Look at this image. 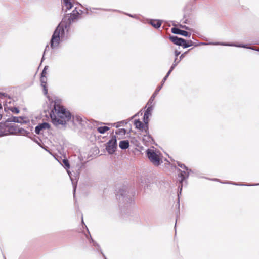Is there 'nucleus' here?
<instances>
[{
  "instance_id": "aec40b11",
  "label": "nucleus",
  "mask_w": 259,
  "mask_h": 259,
  "mask_svg": "<svg viewBox=\"0 0 259 259\" xmlns=\"http://www.w3.org/2000/svg\"><path fill=\"white\" fill-rule=\"evenodd\" d=\"M62 3L63 4L62 8L63 10L64 7H66V9L67 10H70L73 7V4L71 3L70 0H62Z\"/></svg>"
},
{
  "instance_id": "7ed1b4c3",
  "label": "nucleus",
  "mask_w": 259,
  "mask_h": 259,
  "mask_svg": "<svg viewBox=\"0 0 259 259\" xmlns=\"http://www.w3.org/2000/svg\"><path fill=\"white\" fill-rule=\"evenodd\" d=\"M127 186L122 185L116 188V197L119 200V206L121 212L126 213V210L130 211V207L132 203V194L127 191Z\"/></svg>"
},
{
  "instance_id": "c756f323",
  "label": "nucleus",
  "mask_w": 259,
  "mask_h": 259,
  "mask_svg": "<svg viewBox=\"0 0 259 259\" xmlns=\"http://www.w3.org/2000/svg\"><path fill=\"white\" fill-rule=\"evenodd\" d=\"M223 183H227V184H231L235 185H240V186H257L259 184H237L235 182H224Z\"/></svg>"
},
{
  "instance_id": "c9c22d12",
  "label": "nucleus",
  "mask_w": 259,
  "mask_h": 259,
  "mask_svg": "<svg viewBox=\"0 0 259 259\" xmlns=\"http://www.w3.org/2000/svg\"><path fill=\"white\" fill-rule=\"evenodd\" d=\"M190 50L191 49H189L187 51H186L183 54H182L179 57L180 60H182L184 58L185 56L187 54V52Z\"/></svg>"
},
{
  "instance_id": "393cba45",
  "label": "nucleus",
  "mask_w": 259,
  "mask_h": 259,
  "mask_svg": "<svg viewBox=\"0 0 259 259\" xmlns=\"http://www.w3.org/2000/svg\"><path fill=\"white\" fill-rule=\"evenodd\" d=\"M90 238H91V242H92L93 244V245L94 246H97V249H100V251H101V254H102V255L103 256V257L104 258V259H107L105 256V255L103 253V252H102L101 249V247L100 246V245L96 242L95 241L93 238H92L91 237V235H90Z\"/></svg>"
},
{
  "instance_id": "39448f33",
  "label": "nucleus",
  "mask_w": 259,
  "mask_h": 259,
  "mask_svg": "<svg viewBox=\"0 0 259 259\" xmlns=\"http://www.w3.org/2000/svg\"><path fill=\"white\" fill-rule=\"evenodd\" d=\"M178 171L180 172V173L178 174V177L180 178V180H179L180 185L179 186V191L178 192V207H179V195L181 194L182 190L183 182L188 178L190 173L192 171H190V170H182L180 169H178Z\"/></svg>"
},
{
  "instance_id": "412c9836",
  "label": "nucleus",
  "mask_w": 259,
  "mask_h": 259,
  "mask_svg": "<svg viewBox=\"0 0 259 259\" xmlns=\"http://www.w3.org/2000/svg\"><path fill=\"white\" fill-rule=\"evenodd\" d=\"M143 140L146 142L153 144L155 143L154 140L151 135H144Z\"/></svg>"
},
{
  "instance_id": "a211bd4d",
  "label": "nucleus",
  "mask_w": 259,
  "mask_h": 259,
  "mask_svg": "<svg viewBox=\"0 0 259 259\" xmlns=\"http://www.w3.org/2000/svg\"><path fill=\"white\" fill-rule=\"evenodd\" d=\"M149 23L155 28L158 29L160 27L162 22L159 20L150 19L149 21Z\"/></svg>"
},
{
  "instance_id": "a19ab883",
  "label": "nucleus",
  "mask_w": 259,
  "mask_h": 259,
  "mask_svg": "<svg viewBox=\"0 0 259 259\" xmlns=\"http://www.w3.org/2000/svg\"><path fill=\"white\" fill-rule=\"evenodd\" d=\"M179 26H180V27L181 28H182L185 29L186 30H189V28L188 26H186V25H183L182 24H180Z\"/></svg>"
},
{
  "instance_id": "20e7f679",
  "label": "nucleus",
  "mask_w": 259,
  "mask_h": 259,
  "mask_svg": "<svg viewBox=\"0 0 259 259\" xmlns=\"http://www.w3.org/2000/svg\"><path fill=\"white\" fill-rule=\"evenodd\" d=\"M146 154L149 161L153 165L158 166L162 163V156L159 152L153 149H148L146 151Z\"/></svg>"
},
{
  "instance_id": "9b49d317",
  "label": "nucleus",
  "mask_w": 259,
  "mask_h": 259,
  "mask_svg": "<svg viewBox=\"0 0 259 259\" xmlns=\"http://www.w3.org/2000/svg\"><path fill=\"white\" fill-rule=\"evenodd\" d=\"M153 105H148V107L147 109L145 110L143 118V122L145 124H148L149 122V116L151 115V113L153 110Z\"/></svg>"
},
{
  "instance_id": "8fccbe9b",
  "label": "nucleus",
  "mask_w": 259,
  "mask_h": 259,
  "mask_svg": "<svg viewBox=\"0 0 259 259\" xmlns=\"http://www.w3.org/2000/svg\"><path fill=\"white\" fill-rule=\"evenodd\" d=\"M137 116V114H135L134 115H133L132 117V119L135 118V117H136Z\"/></svg>"
},
{
  "instance_id": "58836bf2",
  "label": "nucleus",
  "mask_w": 259,
  "mask_h": 259,
  "mask_svg": "<svg viewBox=\"0 0 259 259\" xmlns=\"http://www.w3.org/2000/svg\"><path fill=\"white\" fill-rule=\"evenodd\" d=\"M124 14L132 18L138 19V17L136 15H132V14H129V13H125Z\"/></svg>"
},
{
  "instance_id": "f704fd0d",
  "label": "nucleus",
  "mask_w": 259,
  "mask_h": 259,
  "mask_svg": "<svg viewBox=\"0 0 259 259\" xmlns=\"http://www.w3.org/2000/svg\"><path fill=\"white\" fill-rule=\"evenodd\" d=\"M48 68V66H45V67L44 68V69L41 73V76H46V75L47 74V70Z\"/></svg>"
},
{
  "instance_id": "4c0bfd02",
  "label": "nucleus",
  "mask_w": 259,
  "mask_h": 259,
  "mask_svg": "<svg viewBox=\"0 0 259 259\" xmlns=\"http://www.w3.org/2000/svg\"><path fill=\"white\" fill-rule=\"evenodd\" d=\"M181 54V52L178 51V50H176L174 52V54H175V58H177L178 59V56Z\"/></svg>"
},
{
  "instance_id": "2eb2a0df",
  "label": "nucleus",
  "mask_w": 259,
  "mask_h": 259,
  "mask_svg": "<svg viewBox=\"0 0 259 259\" xmlns=\"http://www.w3.org/2000/svg\"><path fill=\"white\" fill-rule=\"evenodd\" d=\"M19 128L15 123L9 127V130H7V135H17L18 134Z\"/></svg>"
},
{
  "instance_id": "9d476101",
  "label": "nucleus",
  "mask_w": 259,
  "mask_h": 259,
  "mask_svg": "<svg viewBox=\"0 0 259 259\" xmlns=\"http://www.w3.org/2000/svg\"><path fill=\"white\" fill-rule=\"evenodd\" d=\"M9 119V121L14 123H18L21 124L27 123L29 122V120H26V117L24 116H14L11 115V116L8 117Z\"/></svg>"
},
{
  "instance_id": "1a4fd4ad",
  "label": "nucleus",
  "mask_w": 259,
  "mask_h": 259,
  "mask_svg": "<svg viewBox=\"0 0 259 259\" xmlns=\"http://www.w3.org/2000/svg\"><path fill=\"white\" fill-rule=\"evenodd\" d=\"M50 128V125L49 123L44 122L39 123L35 128V133L37 135L42 134L46 130Z\"/></svg>"
},
{
  "instance_id": "a18cd8bd",
  "label": "nucleus",
  "mask_w": 259,
  "mask_h": 259,
  "mask_svg": "<svg viewBox=\"0 0 259 259\" xmlns=\"http://www.w3.org/2000/svg\"><path fill=\"white\" fill-rule=\"evenodd\" d=\"M81 222H82V224H84V225L85 226V227L87 228V229L88 231L89 232V229H88V228H87V226H86V225L84 224V222H83V217H82V221H81Z\"/></svg>"
},
{
  "instance_id": "dca6fc26",
  "label": "nucleus",
  "mask_w": 259,
  "mask_h": 259,
  "mask_svg": "<svg viewBox=\"0 0 259 259\" xmlns=\"http://www.w3.org/2000/svg\"><path fill=\"white\" fill-rule=\"evenodd\" d=\"M161 89V86H158L157 87L156 89L155 90V91H154V92L153 93L152 95L150 98V99L147 104V105H152V103L154 101V99L155 98L156 96H157L158 92L160 91Z\"/></svg>"
},
{
  "instance_id": "6e6d98bb",
  "label": "nucleus",
  "mask_w": 259,
  "mask_h": 259,
  "mask_svg": "<svg viewBox=\"0 0 259 259\" xmlns=\"http://www.w3.org/2000/svg\"><path fill=\"white\" fill-rule=\"evenodd\" d=\"M67 172H68V174L70 175V172L68 170H67Z\"/></svg>"
},
{
  "instance_id": "f3484780",
  "label": "nucleus",
  "mask_w": 259,
  "mask_h": 259,
  "mask_svg": "<svg viewBox=\"0 0 259 259\" xmlns=\"http://www.w3.org/2000/svg\"><path fill=\"white\" fill-rule=\"evenodd\" d=\"M136 128L138 129L140 132H143L144 129L145 123L141 122L140 119H136L134 123Z\"/></svg>"
},
{
  "instance_id": "f8f14e48",
  "label": "nucleus",
  "mask_w": 259,
  "mask_h": 259,
  "mask_svg": "<svg viewBox=\"0 0 259 259\" xmlns=\"http://www.w3.org/2000/svg\"><path fill=\"white\" fill-rule=\"evenodd\" d=\"M171 31L174 34L181 35L186 37H190L191 35V34L188 31L181 30L175 27L171 29Z\"/></svg>"
},
{
  "instance_id": "bb28decb",
  "label": "nucleus",
  "mask_w": 259,
  "mask_h": 259,
  "mask_svg": "<svg viewBox=\"0 0 259 259\" xmlns=\"http://www.w3.org/2000/svg\"><path fill=\"white\" fill-rule=\"evenodd\" d=\"M110 128L106 126H100L98 127L97 131L100 134H104L105 132L109 130Z\"/></svg>"
},
{
  "instance_id": "7c9ffc66",
  "label": "nucleus",
  "mask_w": 259,
  "mask_h": 259,
  "mask_svg": "<svg viewBox=\"0 0 259 259\" xmlns=\"http://www.w3.org/2000/svg\"><path fill=\"white\" fill-rule=\"evenodd\" d=\"M177 164L178 166H179L180 167L186 170H190V171H192V170L191 169L188 168L184 164L179 161L177 162Z\"/></svg>"
},
{
  "instance_id": "49530a36",
  "label": "nucleus",
  "mask_w": 259,
  "mask_h": 259,
  "mask_svg": "<svg viewBox=\"0 0 259 259\" xmlns=\"http://www.w3.org/2000/svg\"><path fill=\"white\" fill-rule=\"evenodd\" d=\"M94 246L96 248L97 251H98V252H100L101 253V251H100V249H97V248H98L97 246Z\"/></svg>"
},
{
  "instance_id": "2f4dec72",
  "label": "nucleus",
  "mask_w": 259,
  "mask_h": 259,
  "mask_svg": "<svg viewBox=\"0 0 259 259\" xmlns=\"http://www.w3.org/2000/svg\"><path fill=\"white\" fill-rule=\"evenodd\" d=\"M181 60H180V59L177 58H175L174 62L171 66H170V68L174 69L178 65V64L180 63V62Z\"/></svg>"
},
{
  "instance_id": "603ef678",
  "label": "nucleus",
  "mask_w": 259,
  "mask_h": 259,
  "mask_svg": "<svg viewBox=\"0 0 259 259\" xmlns=\"http://www.w3.org/2000/svg\"><path fill=\"white\" fill-rule=\"evenodd\" d=\"M85 13H86V14H87V15H88V14H90V13H89V11H87H87H86Z\"/></svg>"
},
{
  "instance_id": "473e14b6",
  "label": "nucleus",
  "mask_w": 259,
  "mask_h": 259,
  "mask_svg": "<svg viewBox=\"0 0 259 259\" xmlns=\"http://www.w3.org/2000/svg\"><path fill=\"white\" fill-rule=\"evenodd\" d=\"M117 135H124L126 133V130L124 128L118 129L115 132Z\"/></svg>"
},
{
  "instance_id": "a878e982",
  "label": "nucleus",
  "mask_w": 259,
  "mask_h": 259,
  "mask_svg": "<svg viewBox=\"0 0 259 259\" xmlns=\"http://www.w3.org/2000/svg\"><path fill=\"white\" fill-rule=\"evenodd\" d=\"M18 134H20L22 135L29 137L30 132L23 128H19L18 130Z\"/></svg>"
},
{
  "instance_id": "423d86ee",
  "label": "nucleus",
  "mask_w": 259,
  "mask_h": 259,
  "mask_svg": "<svg viewBox=\"0 0 259 259\" xmlns=\"http://www.w3.org/2000/svg\"><path fill=\"white\" fill-rule=\"evenodd\" d=\"M7 117V115H6L4 117V120L0 122V137L7 135V130L13 124L11 121H9V118H6Z\"/></svg>"
},
{
  "instance_id": "5fc2aeb1",
  "label": "nucleus",
  "mask_w": 259,
  "mask_h": 259,
  "mask_svg": "<svg viewBox=\"0 0 259 259\" xmlns=\"http://www.w3.org/2000/svg\"><path fill=\"white\" fill-rule=\"evenodd\" d=\"M212 180L219 181V180L217 179H212Z\"/></svg>"
},
{
  "instance_id": "6ab92c4d",
  "label": "nucleus",
  "mask_w": 259,
  "mask_h": 259,
  "mask_svg": "<svg viewBox=\"0 0 259 259\" xmlns=\"http://www.w3.org/2000/svg\"><path fill=\"white\" fill-rule=\"evenodd\" d=\"M119 146L120 149L125 150L130 146V143L128 140H122L119 142Z\"/></svg>"
},
{
  "instance_id": "72a5a7b5",
  "label": "nucleus",
  "mask_w": 259,
  "mask_h": 259,
  "mask_svg": "<svg viewBox=\"0 0 259 259\" xmlns=\"http://www.w3.org/2000/svg\"><path fill=\"white\" fill-rule=\"evenodd\" d=\"M142 132L144 133V135H150L149 132V124H145L144 129Z\"/></svg>"
},
{
  "instance_id": "b1692460",
  "label": "nucleus",
  "mask_w": 259,
  "mask_h": 259,
  "mask_svg": "<svg viewBox=\"0 0 259 259\" xmlns=\"http://www.w3.org/2000/svg\"><path fill=\"white\" fill-rule=\"evenodd\" d=\"M86 10L90 11L91 13H93L92 10H101L105 11H117L116 10L110 9H103V8H86Z\"/></svg>"
},
{
  "instance_id": "3c124183",
  "label": "nucleus",
  "mask_w": 259,
  "mask_h": 259,
  "mask_svg": "<svg viewBox=\"0 0 259 259\" xmlns=\"http://www.w3.org/2000/svg\"><path fill=\"white\" fill-rule=\"evenodd\" d=\"M187 21H188V20L186 19V20H185L183 22V23H186H186H187Z\"/></svg>"
},
{
  "instance_id": "ddd939ff",
  "label": "nucleus",
  "mask_w": 259,
  "mask_h": 259,
  "mask_svg": "<svg viewBox=\"0 0 259 259\" xmlns=\"http://www.w3.org/2000/svg\"><path fill=\"white\" fill-rule=\"evenodd\" d=\"M169 40L172 42L175 45L181 46L184 38L181 37H179L176 35H169Z\"/></svg>"
},
{
  "instance_id": "f03ea898",
  "label": "nucleus",
  "mask_w": 259,
  "mask_h": 259,
  "mask_svg": "<svg viewBox=\"0 0 259 259\" xmlns=\"http://www.w3.org/2000/svg\"><path fill=\"white\" fill-rule=\"evenodd\" d=\"M79 13L76 8L70 14H66L63 18L61 24H59L55 28L50 40V46L52 49H57L60 42V36L64 34L65 29L69 27L72 23L77 19L83 11L79 10Z\"/></svg>"
},
{
  "instance_id": "6e6552de",
  "label": "nucleus",
  "mask_w": 259,
  "mask_h": 259,
  "mask_svg": "<svg viewBox=\"0 0 259 259\" xmlns=\"http://www.w3.org/2000/svg\"><path fill=\"white\" fill-rule=\"evenodd\" d=\"M201 44L203 45H222V46H234V47H237L244 48H247V49H251V50H254V48L253 47H248L247 44H243L236 45V44H233V43L216 42H209V43L202 42Z\"/></svg>"
},
{
  "instance_id": "37998d69",
  "label": "nucleus",
  "mask_w": 259,
  "mask_h": 259,
  "mask_svg": "<svg viewBox=\"0 0 259 259\" xmlns=\"http://www.w3.org/2000/svg\"><path fill=\"white\" fill-rule=\"evenodd\" d=\"M167 78V77L164 76V78H163V79L162 80V81H161V85H160V86H161V87H162V85L164 83L165 81L166 80Z\"/></svg>"
},
{
  "instance_id": "ea45409f",
  "label": "nucleus",
  "mask_w": 259,
  "mask_h": 259,
  "mask_svg": "<svg viewBox=\"0 0 259 259\" xmlns=\"http://www.w3.org/2000/svg\"><path fill=\"white\" fill-rule=\"evenodd\" d=\"M173 69L171 68L170 67L168 71L167 72L166 75L165 76L166 77L168 78V76H169L170 74L171 73V72L173 71Z\"/></svg>"
},
{
  "instance_id": "de8ad7c7",
  "label": "nucleus",
  "mask_w": 259,
  "mask_h": 259,
  "mask_svg": "<svg viewBox=\"0 0 259 259\" xmlns=\"http://www.w3.org/2000/svg\"><path fill=\"white\" fill-rule=\"evenodd\" d=\"M2 117H3V115L1 113V112H0V120L2 119Z\"/></svg>"
},
{
  "instance_id": "c03bdc74",
  "label": "nucleus",
  "mask_w": 259,
  "mask_h": 259,
  "mask_svg": "<svg viewBox=\"0 0 259 259\" xmlns=\"http://www.w3.org/2000/svg\"><path fill=\"white\" fill-rule=\"evenodd\" d=\"M48 47V45H47V46H46V48H45V51H44V52L43 56H42V58H41V62H42V61H43V60H44V55H45V52H46V50H47V48Z\"/></svg>"
},
{
  "instance_id": "4be33fe9",
  "label": "nucleus",
  "mask_w": 259,
  "mask_h": 259,
  "mask_svg": "<svg viewBox=\"0 0 259 259\" xmlns=\"http://www.w3.org/2000/svg\"><path fill=\"white\" fill-rule=\"evenodd\" d=\"M7 110H10L12 112H13L14 114H18L20 112L19 109H18V108H17L16 107H6L4 106L5 111L7 112Z\"/></svg>"
},
{
  "instance_id": "cd10ccee",
  "label": "nucleus",
  "mask_w": 259,
  "mask_h": 259,
  "mask_svg": "<svg viewBox=\"0 0 259 259\" xmlns=\"http://www.w3.org/2000/svg\"><path fill=\"white\" fill-rule=\"evenodd\" d=\"M61 164L66 169H68L70 168V164L69 161L67 159L65 158L63 159L62 163Z\"/></svg>"
},
{
  "instance_id": "e433bc0d",
  "label": "nucleus",
  "mask_w": 259,
  "mask_h": 259,
  "mask_svg": "<svg viewBox=\"0 0 259 259\" xmlns=\"http://www.w3.org/2000/svg\"><path fill=\"white\" fill-rule=\"evenodd\" d=\"M92 123L95 125H99V124H104V123L103 122H99L97 121L94 120H91Z\"/></svg>"
},
{
  "instance_id": "f257e3e1",
  "label": "nucleus",
  "mask_w": 259,
  "mask_h": 259,
  "mask_svg": "<svg viewBox=\"0 0 259 259\" xmlns=\"http://www.w3.org/2000/svg\"><path fill=\"white\" fill-rule=\"evenodd\" d=\"M51 121L56 127H65L68 122L72 118V122L74 123L77 122L82 124V118L79 115L72 116L71 113L66 110L62 106L55 103L54 107L50 113Z\"/></svg>"
},
{
  "instance_id": "c85d7f7f",
  "label": "nucleus",
  "mask_w": 259,
  "mask_h": 259,
  "mask_svg": "<svg viewBox=\"0 0 259 259\" xmlns=\"http://www.w3.org/2000/svg\"><path fill=\"white\" fill-rule=\"evenodd\" d=\"M29 138L31 139L32 141H33L34 142H35L36 144H37L40 147H42L41 143L39 142V141L37 139H38L40 141V139L38 137L36 138L35 136L34 135L33 136H29Z\"/></svg>"
},
{
  "instance_id": "0eeeda50",
  "label": "nucleus",
  "mask_w": 259,
  "mask_h": 259,
  "mask_svg": "<svg viewBox=\"0 0 259 259\" xmlns=\"http://www.w3.org/2000/svg\"><path fill=\"white\" fill-rule=\"evenodd\" d=\"M117 148L116 137L113 136L111 139L106 144V149L109 154H113Z\"/></svg>"
},
{
  "instance_id": "4d7b16f0",
  "label": "nucleus",
  "mask_w": 259,
  "mask_h": 259,
  "mask_svg": "<svg viewBox=\"0 0 259 259\" xmlns=\"http://www.w3.org/2000/svg\"><path fill=\"white\" fill-rule=\"evenodd\" d=\"M177 224V221H176V223H175V226Z\"/></svg>"
},
{
  "instance_id": "4468645a",
  "label": "nucleus",
  "mask_w": 259,
  "mask_h": 259,
  "mask_svg": "<svg viewBox=\"0 0 259 259\" xmlns=\"http://www.w3.org/2000/svg\"><path fill=\"white\" fill-rule=\"evenodd\" d=\"M47 78L46 76H41L40 77L41 85L43 88V93L44 95L48 94V90L47 87Z\"/></svg>"
},
{
  "instance_id": "79ce46f5",
  "label": "nucleus",
  "mask_w": 259,
  "mask_h": 259,
  "mask_svg": "<svg viewBox=\"0 0 259 259\" xmlns=\"http://www.w3.org/2000/svg\"><path fill=\"white\" fill-rule=\"evenodd\" d=\"M7 96H8V94H6L5 93H2V92L0 93V97L1 98L3 97H6Z\"/></svg>"
},
{
  "instance_id": "864d4df0",
  "label": "nucleus",
  "mask_w": 259,
  "mask_h": 259,
  "mask_svg": "<svg viewBox=\"0 0 259 259\" xmlns=\"http://www.w3.org/2000/svg\"><path fill=\"white\" fill-rule=\"evenodd\" d=\"M254 50H255V51H256L259 52V48H257V49H254Z\"/></svg>"
},
{
  "instance_id": "5701e85b",
  "label": "nucleus",
  "mask_w": 259,
  "mask_h": 259,
  "mask_svg": "<svg viewBox=\"0 0 259 259\" xmlns=\"http://www.w3.org/2000/svg\"><path fill=\"white\" fill-rule=\"evenodd\" d=\"M193 42L192 40H187L184 39L182 44V47L184 48H187L193 45Z\"/></svg>"
},
{
  "instance_id": "09e8293b",
  "label": "nucleus",
  "mask_w": 259,
  "mask_h": 259,
  "mask_svg": "<svg viewBox=\"0 0 259 259\" xmlns=\"http://www.w3.org/2000/svg\"><path fill=\"white\" fill-rule=\"evenodd\" d=\"M75 191H76V188L74 187V190H73V191H74V193H73L74 196H75Z\"/></svg>"
}]
</instances>
